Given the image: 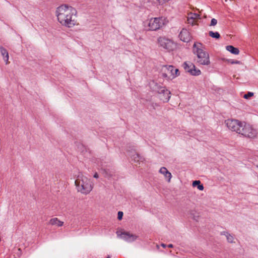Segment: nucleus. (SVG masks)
Instances as JSON below:
<instances>
[{"label": "nucleus", "instance_id": "obj_1", "mask_svg": "<svg viewBox=\"0 0 258 258\" xmlns=\"http://www.w3.org/2000/svg\"><path fill=\"white\" fill-rule=\"evenodd\" d=\"M55 15L59 23L68 28H72L79 25L77 19V12L71 6L62 5L57 8Z\"/></svg>", "mask_w": 258, "mask_h": 258}, {"label": "nucleus", "instance_id": "obj_2", "mask_svg": "<svg viewBox=\"0 0 258 258\" xmlns=\"http://www.w3.org/2000/svg\"><path fill=\"white\" fill-rule=\"evenodd\" d=\"M75 183L77 191L85 195L89 194L94 187L91 179L82 174L78 175Z\"/></svg>", "mask_w": 258, "mask_h": 258}, {"label": "nucleus", "instance_id": "obj_3", "mask_svg": "<svg viewBox=\"0 0 258 258\" xmlns=\"http://www.w3.org/2000/svg\"><path fill=\"white\" fill-rule=\"evenodd\" d=\"M194 53L197 56V62L202 65L208 66L210 63L209 53L205 51L203 45L200 42L193 45Z\"/></svg>", "mask_w": 258, "mask_h": 258}, {"label": "nucleus", "instance_id": "obj_4", "mask_svg": "<svg viewBox=\"0 0 258 258\" xmlns=\"http://www.w3.org/2000/svg\"><path fill=\"white\" fill-rule=\"evenodd\" d=\"M167 22L166 18L163 17L152 18L146 22L147 26L145 25V27L148 30L156 31L166 25Z\"/></svg>", "mask_w": 258, "mask_h": 258}, {"label": "nucleus", "instance_id": "obj_5", "mask_svg": "<svg viewBox=\"0 0 258 258\" xmlns=\"http://www.w3.org/2000/svg\"><path fill=\"white\" fill-rule=\"evenodd\" d=\"M241 127L239 131V134H240L245 137L253 138L256 137L257 132L251 125L243 121Z\"/></svg>", "mask_w": 258, "mask_h": 258}, {"label": "nucleus", "instance_id": "obj_6", "mask_svg": "<svg viewBox=\"0 0 258 258\" xmlns=\"http://www.w3.org/2000/svg\"><path fill=\"white\" fill-rule=\"evenodd\" d=\"M162 70L163 76L169 80H172L179 75V70L172 66H165Z\"/></svg>", "mask_w": 258, "mask_h": 258}, {"label": "nucleus", "instance_id": "obj_7", "mask_svg": "<svg viewBox=\"0 0 258 258\" xmlns=\"http://www.w3.org/2000/svg\"><path fill=\"white\" fill-rule=\"evenodd\" d=\"M158 42L161 47L169 51L173 50L176 47V45L173 41L166 37H159Z\"/></svg>", "mask_w": 258, "mask_h": 258}, {"label": "nucleus", "instance_id": "obj_8", "mask_svg": "<svg viewBox=\"0 0 258 258\" xmlns=\"http://www.w3.org/2000/svg\"><path fill=\"white\" fill-rule=\"evenodd\" d=\"M243 121L237 119H228L225 120V124L227 127L232 131L239 133L240 127H241Z\"/></svg>", "mask_w": 258, "mask_h": 258}, {"label": "nucleus", "instance_id": "obj_9", "mask_svg": "<svg viewBox=\"0 0 258 258\" xmlns=\"http://www.w3.org/2000/svg\"><path fill=\"white\" fill-rule=\"evenodd\" d=\"M183 67L186 72L192 76H199L201 74V71L190 62H185L183 64Z\"/></svg>", "mask_w": 258, "mask_h": 258}, {"label": "nucleus", "instance_id": "obj_10", "mask_svg": "<svg viewBox=\"0 0 258 258\" xmlns=\"http://www.w3.org/2000/svg\"><path fill=\"white\" fill-rule=\"evenodd\" d=\"M158 93L160 95V98L164 102H168L170 98V92L165 87L159 86L158 87Z\"/></svg>", "mask_w": 258, "mask_h": 258}, {"label": "nucleus", "instance_id": "obj_11", "mask_svg": "<svg viewBox=\"0 0 258 258\" xmlns=\"http://www.w3.org/2000/svg\"><path fill=\"white\" fill-rule=\"evenodd\" d=\"M117 234L119 236L120 238L128 242L135 241L138 237L137 235L132 234L128 232H122L120 234H119L118 232H117Z\"/></svg>", "mask_w": 258, "mask_h": 258}, {"label": "nucleus", "instance_id": "obj_12", "mask_svg": "<svg viewBox=\"0 0 258 258\" xmlns=\"http://www.w3.org/2000/svg\"><path fill=\"white\" fill-rule=\"evenodd\" d=\"M180 39L184 42H188L191 40L190 33L186 29H182L179 35Z\"/></svg>", "mask_w": 258, "mask_h": 258}, {"label": "nucleus", "instance_id": "obj_13", "mask_svg": "<svg viewBox=\"0 0 258 258\" xmlns=\"http://www.w3.org/2000/svg\"><path fill=\"white\" fill-rule=\"evenodd\" d=\"M200 19V15L196 14L190 13L188 14L187 16V23L192 25L196 24L197 21Z\"/></svg>", "mask_w": 258, "mask_h": 258}, {"label": "nucleus", "instance_id": "obj_14", "mask_svg": "<svg viewBox=\"0 0 258 258\" xmlns=\"http://www.w3.org/2000/svg\"><path fill=\"white\" fill-rule=\"evenodd\" d=\"M159 172L164 175L165 179L170 182L172 178L171 173L167 170L166 167H162L159 170Z\"/></svg>", "mask_w": 258, "mask_h": 258}, {"label": "nucleus", "instance_id": "obj_15", "mask_svg": "<svg viewBox=\"0 0 258 258\" xmlns=\"http://www.w3.org/2000/svg\"><path fill=\"white\" fill-rule=\"evenodd\" d=\"M0 52L1 53L2 55L3 56V59L5 61L6 63L8 64L9 63V56L8 51L3 46H0Z\"/></svg>", "mask_w": 258, "mask_h": 258}, {"label": "nucleus", "instance_id": "obj_16", "mask_svg": "<svg viewBox=\"0 0 258 258\" xmlns=\"http://www.w3.org/2000/svg\"><path fill=\"white\" fill-rule=\"evenodd\" d=\"M49 223L51 225H55L57 227H61L63 225V222L60 221L57 218H53L51 219Z\"/></svg>", "mask_w": 258, "mask_h": 258}, {"label": "nucleus", "instance_id": "obj_17", "mask_svg": "<svg viewBox=\"0 0 258 258\" xmlns=\"http://www.w3.org/2000/svg\"><path fill=\"white\" fill-rule=\"evenodd\" d=\"M132 158L134 161H136V158H138V160H137V163H138L139 165L141 163H143L145 160V159L143 157L141 156L140 155H139L138 154H137L136 153H134V154L132 156Z\"/></svg>", "mask_w": 258, "mask_h": 258}, {"label": "nucleus", "instance_id": "obj_18", "mask_svg": "<svg viewBox=\"0 0 258 258\" xmlns=\"http://www.w3.org/2000/svg\"><path fill=\"white\" fill-rule=\"evenodd\" d=\"M226 49L227 51L230 52L231 53L237 55L239 53V51L238 48L233 47L232 45H228L226 47Z\"/></svg>", "mask_w": 258, "mask_h": 258}, {"label": "nucleus", "instance_id": "obj_19", "mask_svg": "<svg viewBox=\"0 0 258 258\" xmlns=\"http://www.w3.org/2000/svg\"><path fill=\"white\" fill-rule=\"evenodd\" d=\"M223 234L227 238V241L230 243H232L234 241L233 236L227 232H224Z\"/></svg>", "mask_w": 258, "mask_h": 258}, {"label": "nucleus", "instance_id": "obj_20", "mask_svg": "<svg viewBox=\"0 0 258 258\" xmlns=\"http://www.w3.org/2000/svg\"><path fill=\"white\" fill-rule=\"evenodd\" d=\"M209 36L215 39H219L220 37V35L218 32L210 31L209 32Z\"/></svg>", "mask_w": 258, "mask_h": 258}, {"label": "nucleus", "instance_id": "obj_21", "mask_svg": "<svg viewBox=\"0 0 258 258\" xmlns=\"http://www.w3.org/2000/svg\"><path fill=\"white\" fill-rule=\"evenodd\" d=\"M253 95V93L252 92H248V93L245 94L244 95V98L245 99H249L250 97L252 96Z\"/></svg>", "mask_w": 258, "mask_h": 258}, {"label": "nucleus", "instance_id": "obj_22", "mask_svg": "<svg viewBox=\"0 0 258 258\" xmlns=\"http://www.w3.org/2000/svg\"><path fill=\"white\" fill-rule=\"evenodd\" d=\"M217 24V20L216 19L213 18L211 20L210 26H215Z\"/></svg>", "mask_w": 258, "mask_h": 258}, {"label": "nucleus", "instance_id": "obj_23", "mask_svg": "<svg viewBox=\"0 0 258 258\" xmlns=\"http://www.w3.org/2000/svg\"><path fill=\"white\" fill-rule=\"evenodd\" d=\"M117 218L118 220H120L122 219L123 217V212L121 211H119L117 214Z\"/></svg>", "mask_w": 258, "mask_h": 258}, {"label": "nucleus", "instance_id": "obj_24", "mask_svg": "<svg viewBox=\"0 0 258 258\" xmlns=\"http://www.w3.org/2000/svg\"><path fill=\"white\" fill-rule=\"evenodd\" d=\"M200 183H201V182L200 180H195V181H193V182H192V186L195 187L197 185L198 186V185Z\"/></svg>", "mask_w": 258, "mask_h": 258}, {"label": "nucleus", "instance_id": "obj_25", "mask_svg": "<svg viewBox=\"0 0 258 258\" xmlns=\"http://www.w3.org/2000/svg\"><path fill=\"white\" fill-rule=\"evenodd\" d=\"M198 188L200 190H203L204 188V186L203 184H201V183L199 184L198 186Z\"/></svg>", "mask_w": 258, "mask_h": 258}, {"label": "nucleus", "instance_id": "obj_26", "mask_svg": "<svg viewBox=\"0 0 258 258\" xmlns=\"http://www.w3.org/2000/svg\"><path fill=\"white\" fill-rule=\"evenodd\" d=\"M93 177L95 178H98L99 175L97 172H95L94 174L93 175Z\"/></svg>", "mask_w": 258, "mask_h": 258}, {"label": "nucleus", "instance_id": "obj_27", "mask_svg": "<svg viewBox=\"0 0 258 258\" xmlns=\"http://www.w3.org/2000/svg\"><path fill=\"white\" fill-rule=\"evenodd\" d=\"M231 63L239 64V63H240V61H238V60L232 61L231 62Z\"/></svg>", "mask_w": 258, "mask_h": 258}, {"label": "nucleus", "instance_id": "obj_28", "mask_svg": "<svg viewBox=\"0 0 258 258\" xmlns=\"http://www.w3.org/2000/svg\"><path fill=\"white\" fill-rule=\"evenodd\" d=\"M161 246H162V247H163V248H165V247H166V244H164V243H162V244H161Z\"/></svg>", "mask_w": 258, "mask_h": 258}, {"label": "nucleus", "instance_id": "obj_29", "mask_svg": "<svg viewBox=\"0 0 258 258\" xmlns=\"http://www.w3.org/2000/svg\"><path fill=\"white\" fill-rule=\"evenodd\" d=\"M168 247L169 248H172L173 247V245L172 244H170L168 245Z\"/></svg>", "mask_w": 258, "mask_h": 258}, {"label": "nucleus", "instance_id": "obj_30", "mask_svg": "<svg viewBox=\"0 0 258 258\" xmlns=\"http://www.w3.org/2000/svg\"><path fill=\"white\" fill-rule=\"evenodd\" d=\"M136 160H138V158H136ZM135 162L137 163V160L135 161Z\"/></svg>", "mask_w": 258, "mask_h": 258}]
</instances>
